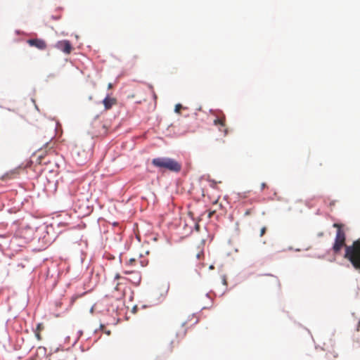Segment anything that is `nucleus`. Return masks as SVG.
I'll use <instances>...</instances> for the list:
<instances>
[{
	"label": "nucleus",
	"instance_id": "nucleus-1",
	"mask_svg": "<svg viewBox=\"0 0 360 360\" xmlns=\"http://www.w3.org/2000/svg\"><path fill=\"white\" fill-rule=\"evenodd\" d=\"M333 226L338 229L333 245L334 253L338 254L342 248L345 247V253L344 257L351 262L355 269L360 270V240L354 241L351 245H346V236L342 229V225L334 224Z\"/></svg>",
	"mask_w": 360,
	"mask_h": 360
},
{
	"label": "nucleus",
	"instance_id": "nucleus-2",
	"mask_svg": "<svg viewBox=\"0 0 360 360\" xmlns=\"http://www.w3.org/2000/svg\"><path fill=\"white\" fill-rule=\"evenodd\" d=\"M150 163L161 174L180 172V162L170 157H156L151 160Z\"/></svg>",
	"mask_w": 360,
	"mask_h": 360
},
{
	"label": "nucleus",
	"instance_id": "nucleus-3",
	"mask_svg": "<svg viewBox=\"0 0 360 360\" xmlns=\"http://www.w3.org/2000/svg\"><path fill=\"white\" fill-rule=\"evenodd\" d=\"M41 231L42 236H39V241L41 242L44 245L48 246L53 243L57 237L56 234V228L53 224H43L39 227H36V232Z\"/></svg>",
	"mask_w": 360,
	"mask_h": 360
},
{
	"label": "nucleus",
	"instance_id": "nucleus-4",
	"mask_svg": "<svg viewBox=\"0 0 360 360\" xmlns=\"http://www.w3.org/2000/svg\"><path fill=\"white\" fill-rule=\"evenodd\" d=\"M94 144H91L87 150L82 149L75 151L74 159L78 165H84L91 158Z\"/></svg>",
	"mask_w": 360,
	"mask_h": 360
},
{
	"label": "nucleus",
	"instance_id": "nucleus-5",
	"mask_svg": "<svg viewBox=\"0 0 360 360\" xmlns=\"http://www.w3.org/2000/svg\"><path fill=\"white\" fill-rule=\"evenodd\" d=\"M53 47L60 50L65 55H69L74 49L71 41L68 39L59 40L53 45Z\"/></svg>",
	"mask_w": 360,
	"mask_h": 360
},
{
	"label": "nucleus",
	"instance_id": "nucleus-6",
	"mask_svg": "<svg viewBox=\"0 0 360 360\" xmlns=\"http://www.w3.org/2000/svg\"><path fill=\"white\" fill-rule=\"evenodd\" d=\"M26 43L30 47H34L40 51H44L47 47L46 41L42 38L28 39Z\"/></svg>",
	"mask_w": 360,
	"mask_h": 360
},
{
	"label": "nucleus",
	"instance_id": "nucleus-7",
	"mask_svg": "<svg viewBox=\"0 0 360 360\" xmlns=\"http://www.w3.org/2000/svg\"><path fill=\"white\" fill-rule=\"evenodd\" d=\"M171 236L169 237H167V243L169 245H172L173 243H179L180 242V236H178L177 233L173 232V229H176V226L174 224H171L169 226Z\"/></svg>",
	"mask_w": 360,
	"mask_h": 360
},
{
	"label": "nucleus",
	"instance_id": "nucleus-8",
	"mask_svg": "<svg viewBox=\"0 0 360 360\" xmlns=\"http://www.w3.org/2000/svg\"><path fill=\"white\" fill-rule=\"evenodd\" d=\"M125 280H128L131 283H132L135 286H139L141 283V275L139 271H135L134 272H131L130 278H124Z\"/></svg>",
	"mask_w": 360,
	"mask_h": 360
},
{
	"label": "nucleus",
	"instance_id": "nucleus-9",
	"mask_svg": "<svg viewBox=\"0 0 360 360\" xmlns=\"http://www.w3.org/2000/svg\"><path fill=\"white\" fill-rule=\"evenodd\" d=\"M57 274V278H56L53 283V286L55 287L58 284V278L60 274H62V271H59L56 267H55V269L53 270V272L51 273V270L50 269H47L46 272V279H49V278H53L54 276V274Z\"/></svg>",
	"mask_w": 360,
	"mask_h": 360
},
{
	"label": "nucleus",
	"instance_id": "nucleus-10",
	"mask_svg": "<svg viewBox=\"0 0 360 360\" xmlns=\"http://www.w3.org/2000/svg\"><path fill=\"white\" fill-rule=\"evenodd\" d=\"M214 124L217 126H219V130L224 133V135L227 134V128L225 125V117L217 118L214 120Z\"/></svg>",
	"mask_w": 360,
	"mask_h": 360
},
{
	"label": "nucleus",
	"instance_id": "nucleus-11",
	"mask_svg": "<svg viewBox=\"0 0 360 360\" xmlns=\"http://www.w3.org/2000/svg\"><path fill=\"white\" fill-rule=\"evenodd\" d=\"M114 101V98L110 97L109 94H107L105 98L101 101V103L104 105L105 109H109L113 105Z\"/></svg>",
	"mask_w": 360,
	"mask_h": 360
},
{
	"label": "nucleus",
	"instance_id": "nucleus-12",
	"mask_svg": "<svg viewBox=\"0 0 360 360\" xmlns=\"http://www.w3.org/2000/svg\"><path fill=\"white\" fill-rule=\"evenodd\" d=\"M198 317L196 316H195L194 314H192L189 321H183V323H181V326H188V327L192 326L193 325H195L198 323Z\"/></svg>",
	"mask_w": 360,
	"mask_h": 360
},
{
	"label": "nucleus",
	"instance_id": "nucleus-13",
	"mask_svg": "<svg viewBox=\"0 0 360 360\" xmlns=\"http://www.w3.org/2000/svg\"><path fill=\"white\" fill-rule=\"evenodd\" d=\"M68 224L65 222H59L56 225H55L56 234L57 235V237H58V236L60 235L63 231L60 228L65 227Z\"/></svg>",
	"mask_w": 360,
	"mask_h": 360
},
{
	"label": "nucleus",
	"instance_id": "nucleus-14",
	"mask_svg": "<svg viewBox=\"0 0 360 360\" xmlns=\"http://www.w3.org/2000/svg\"><path fill=\"white\" fill-rule=\"evenodd\" d=\"M16 174L15 169H11L5 172L0 178L1 180H6L11 179L13 174Z\"/></svg>",
	"mask_w": 360,
	"mask_h": 360
},
{
	"label": "nucleus",
	"instance_id": "nucleus-15",
	"mask_svg": "<svg viewBox=\"0 0 360 360\" xmlns=\"http://www.w3.org/2000/svg\"><path fill=\"white\" fill-rule=\"evenodd\" d=\"M58 75V72H51L49 73L47 76H46V78L45 79V82L48 83L49 82L50 79H53L55 77H56Z\"/></svg>",
	"mask_w": 360,
	"mask_h": 360
},
{
	"label": "nucleus",
	"instance_id": "nucleus-16",
	"mask_svg": "<svg viewBox=\"0 0 360 360\" xmlns=\"http://www.w3.org/2000/svg\"><path fill=\"white\" fill-rule=\"evenodd\" d=\"M32 329L33 332L41 331L44 329V325L42 323H37L36 324V327L35 328L32 327Z\"/></svg>",
	"mask_w": 360,
	"mask_h": 360
},
{
	"label": "nucleus",
	"instance_id": "nucleus-17",
	"mask_svg": "<svg viewBox=\"0 0 360 360\" xmlns=\"http://www.w3.org/2000/svg\"><path fill=\"white\" fill-rule=\"evenodd\" d=\"M174 127L173 124H171L167 127V128L166 129V132H165V134L167 136H172V132L173 131Z\"/></svg>",
	"mask_w": 360,
	"mask_h": 360
},
{
	"label": "nucleus",
	"instance_id": "nucleus-18",
	"mask_svg": "<svg viewBox=\"0 0 360 360\" xmlns=\"http://www.w3.org/2000/svg\"><path fill=\"white\" fill-rule=\"evenodd\" d=\"M77 338L73 342L72 347H74L76 345V343L77 342L78 340L82 337V335H83V330H79L77 333Z\"/></svg>",
	"mask_w": 360,
	"mask_h": 360
},
{
	"label": "nucleus",
	"instance_id": "nucleus-19",
	"mask_svg": "<svg viewBox=\"0 0 360 360\" xmlns=\"http://www.w3.org/2000/svg\"><path fill=\"white\" fill-rule=\"evenodd\" d=\"M61 18H62V15L61 14L51 15V19L53 20H56V21H58V20H60Z\"/></svg>",
	"mask_w": 360,
	"mask_h": 360
},
{
	"label": "nucleus",
	"instance_id": "nucleus-20",
	"mask_svg": "<svg viewBox=\"0 0 360 360\" xmlns=\"http://www.w3.org/2000/svg\"><path fill=\"white\" fill-rule=\"evenodd\" d=\"M174 112L178 114V115H180V103H177L175 104L174 105Z\"/></svg>",
	"mask_w": 360,
	"mask_h": 360
},
{
	"label": "nucleus",
	"instance_id": "nucleus-21",
	"mask_svg": "<svg viewBox=\"0 0 360 360\" xmlns=\"http://www.w3.org/2000/svg\"><path fill=\"white\" fill-rule=\"evenodd\" d=\"M136 259L135 258H131L129 259V261L127 262V265L133 266L136 263Z\"/></svg>",
	"mask_w": 360,
	"mask_h": 360
},
{
	"label": "nucleus",
	"instance_id": "nucleus-22",
	"mask_svg": "<svg viewBox=\"0 0 360 360\" xmlns=\"http://www.w3.org/2000/svg\"><path fill=\"white\" fill-rule=\"evenodd\" d=\"M140 264L143 267L146 266L148 264V260H141Z\"/></svg>",
	"mask_w": 360,
	"mask_h": 360
},
{
	"label": "nucleus",
	"instance_id": "nucleus-23",
	"mask_svg": "<svg viewBox=\"0 0 360 360\" xmlns=\"http://www.w3.org/2000/svg\"><path fill=\"white\" fill-rule=\"evenodd\" d=\"M138 310H139V307L136 304H135L131 309V313L136 314V313H137Z\"/></svg>",
	"mask_w": 360,
	"mask_h": 360
},
{
	"label": "nucleus",
	"instance_id": "nucleus-24",
	"mask_svg": "<svg viewBox=\"0 0 360 360\" xmlns=\"http://www.w3.org/2000/svg\"><path fill=\"white\" fill-rule=\"evenodd\" d=\"M32 229V227L29 224H26L24 227H23V231H25V233H27V231L28 230H31Z\"/></svg>",
	"mask_w": 360,
	"mask_h": 360
},
{
	"label": "nucleus",
	"instance_id": "nucleus-25",
	"mask_svg": "<svg viewBox=\"0 0 360 360\" xmlns=\"http://www.w3.org/2000/svg\"><path fill=\"white\" fill-rule=\"evenodd\" d=\"M266 228L265 226L262 227L260 230V236H263L265 233H266Z\"/></svg>",
	"mask_w": 360,
	"mask_h": 360
},
{
	"label": "nucleus",
	"instance_id": "nucleus-26",
	"mask_svg": "<svg viewBox=\"0 0 360 360\" xmlns=\"http://www.w3.org/2000/svg\"><path fill=\"white\" fill-rule=\"evenodd\" d=\"M63 7L62 6H58L56 8L55 11L58 13H61L63 11Z\"/></svg>",
	"mask_w": 360,
	"mask_h": 360
},
{
	"label": "nucleus",
	"instance_id": "nucleus-27",
	"mask_svg": "<svg viewBox=\"0 0 360 360\" xmlns=\"http://www.w3.org/2000/svg\"><path fill=\"white\" fill-rule=\"evenodd\" d=\"M124 277H122L120 274H116L115 277H114V280H119L120 278H122L124 279Z\"/></svg>",
	"mask_w": 360,
	"mask_h": 360
},
{
	"label": "nucleus",
	"instance_id": "nucleus-28",
	"mask_svg": "<svg viewBox=\"0 0 360 360\" xmlns=\"http://www.w3.org/2000/svg\"><path fill=\"white\" fill-rule=\"evenodd\" d=\"M134 296V290H131V295H130V296L129 297V301H133Z\"/></svg>",
	"mask_w": 360,
	"mask_h": 360
},
{
	"label": "nucleus",
	"instance_id": "nucleus-29",
	"mask_svg": "<svg viewBox=\"0 0 360 360\" xmlns=\"http://www.w3.org/2000/svg\"><path fill=\"white\" fill-rule=\"evenodd\" d=\"M163 297H164V295L161 294L160 297L158 298V302L157 303H155V304H159V303L162 302V300H163Z\"/></svg>",
	"mask_w": 360,
	"mask_h": 360
},
{
	"label": "nucleus",
	"instance_id": "nucleus-30",
	"mask_svg": "<svg viewBox=\"0 0 360 360\" xmlns=\"http://www.w3.org/2000/svg\"><path fill=\"white\" fill-rule=\"evenodd\" d=\"M176 188L178 189L180 186V178L176 179Z\"/></svg>",
	"mask_w": 360,
	"mask_h": 360
},
{
	"label": "nucleus",
	"instance_id": "nucleus-31",
	"mask_svg": "<svg viewBox=\"0 0 360 360\" xmlns=\"http://www.w3.org/2000/svg\"><path fill=\"white\" fill-rule=\"evenodd\" d=\"M251 213H252V210H251V209H248V210H247L245 211V216H248V215L251 214Z\"/></svg>",
	"mask_w": 360,
	"mask_h": 360
},
{
	"label": "nucleus",
	"instance_id": "nucleus-32",
	"mask_svg": "<svg viewBox=\"0 0 360 360\" xmlns=\"http://www.w3.org/2000/svg\"><path fill=\"white\" fill-rule=\"evenodd\" d=\"M34 334H35V337L38 339V340H40L41 339V336L39 335V333H38V331H35L34 332Z\"/></svg>",
	"mask_w": 360,
	"mask_h": 360
},
{
	"label": "nucleus",
	"instance_id": "nucleus-33",
	"mask_svg": "<svg viewBox=\"0 0 360 360\" xmlns=\"http://www.w3.org/2000/svg\"><path fill=\"white\" fill-rule=\"evenodd\" d=\"M79 349H80L81 352H84L88 349H85L83 345H80Z\"/></svg>",
	"mask_w": 360,
	"mask_h": 360
},
{
	"label": "nucleus",
	"instance_id": "nucleus-34",
	"mask_svg": "<svg viewBox=\"0 0 360 360\" xmlns=\"http://www.w3.org/2000/svg\"><path fill=\"white\" fill-rule=\"evenodd\" d=\"M215 213V211H210L208 214V217L211 218L212 216Z\"/></svg>",
	"mask_w": 360,
	"mask_h": 360
},
{
	"label": "nucleus",
	"instance_id": "nucleus-35",
	"mask_svg": "<svg viewBox=\"0 0 360 360\" xmlns=\"http://www.w3.org/2000/svg\"><path fill=\"white\" fill-rule=\"evenodd\" d=\"M266 187H267V186H266V184L265 183H262V184H261V190H262V191L263 189H264L265 188H266Z\"/></svg>",
	"mask_w": 360,
	"mask_h": 360
},
{
	"label": "nucleus",
	"instance_id": "nucleus-36",
	"mask_svg": "<svg viewBox=\"0 0 360 360\" xmlns=\"http://www.w3.org/2000/svg\"><path fill=\"white\" fill-rule=\"evenodd\" d=\"M153 98L154 101H155L158 98V96L155 94V93L153 91Z\"/></svg>",
	"mask_w": 360,
	"mask_h": 360
},
{
	"label": "nucleus",
	"instance_id": "nucleus-37",
	"mask_svg": "<svg viewBox=\"0 0 360 360\" xmlns=\"http://www.w3.org/2000/svg\"><path fill=\"white\" fill-rule=\"evenodd\" d=\"M135 271H124V274H129L131 275V272H134Z\"/></svg>",
	"mask_w": 360,
	"mask_h": 360
},
{
	"label": "nucleus",
	"instance_id": "nucleus-38",
	"mask_svg": "<svg viewBox=\"0 0 360 360\" xmlns=\"http://www.w3.org/2000/svg\"><path fill=\"white\" fill-rule=\"evenodd\" d=\"M103 326V323H100L99 329L101 328ZM98 328H96L94 331V333H96L98 331Z\"/></svg>",
	"mask_w": 360,
	"mask_h": 360
},
{
	"label": "nucleus",
	"instance_id": "nucleus-39",
	"mask_svg": "<svg viewBox=\"0 0 360 360\" xmlns=\"http://www.w3.org/2000/svg\"><path fill=\"white\" fill-rule=\"evenodd\" d=\"M70 336H67L65 338V343H68V341L70 340Z\"/></svg>",
	"mask_w": 360,
	"mask_h": 360
},
{
	"label": "nucleus",
	"instance_id": "nucleus-40",
	"mask_svg": "<svg viewBox=\"0 0 360 360\" xmlns=\"http://www.w3.org/2000/svg\"><path fill=\"white\" fill-rule=\"evenodd\" d=\"M105 333L106 335H110L111 334V331H110V330H106L105 331Z\"/></svg>",
	"mask_w": 360,
	"mask_h": 360
},
{
	"label": "nucleus",
	"instance_id": "nucleus-41",
	"mask_svg": "<svg viewBox=\"0 0 360 360\" xmlns=\"http://www.w3.org/2000/svg\"><path fill=\"white\" fill-rule=\"evenodd\" d=\"M271 278H272L273 280H274V281H275L276 283H278V278H277L276 277H274V276H271Z\"/></svg>",
	"mask_w": 360,
	"mask_h": 360
},
{
	"label": "nucleus",
	"instance_id": "nucleus-42",
	"mask_svg": "<svg viewBox=\"0 0 360 360\" xmlns=\"http://www.w3.org/2000/svg\"><path fill=\"white\" fill-rule=\"evenodd\" d=\"M148 305H147V304H143V305L141 306V309H146V308H148Z\"/></svg>",
	"mask_w": 360,
	"mask_h": 360
},
{
	"label": "nucleus",
	"instance_id": "nucleus-43",
	"mask_svg": "<svg viewBox=\"0 0 360 360\" xmlns=\"http://www.w3.org/2000/svg\"><path fill=\"white\" fill-rule=\"evenodd\" d=\"M356 330H357V331H360V321L358 323L357 329Z\"/></svg>",
	"mask_w": 360,
	"mask_h": 360
},
{
	"label": "nucleus",
	"instance_id": "nucleus-44",
	"mask_svg": "<svg viewBox=\"0 0 360 360\" xmlns=\"http://www.w3.org/2000/svg\"><path fill=\"white\" fill-rule=\"evenodd\" d=\"M20 32V30H15V33L16 34H18Z\"/></svg>",
	"mask_w": 360,
	"mask_h": 360
},
{
	"label": "nucleus",
	"instance_id": "nucleus-45",
	"mask_svg": "<svg viewBox=\"0 0 360 360\" xmlns=\"http://www.w3.org/2000/svg\"><path fill=\"white\" fill-rule=\"evenodd\" d=\"M94 306H92V307H91L90 311H90V313H93V311H94Z\"/></svg>",
	"mask_w": 360,
	"mask_h": 360
},
{
	"label": "nucleus",
	"instance_id": "nucleus-46",
	"mask_svg": "<svg viewBox=\"0 0 360 360\" xmlns=\"http://www.w3.org/2000/svg\"><path fill=\"white\" fill-rule=\"evenodd\" d=\"M173 344H174V341H173V340H171V341H170V343H169V346H170L171 347H172Z\"/></svg>",
	"mask_w": 360,
	"mask_h": 360
},
{
	"label": "nucleus",
	"instance_id": "nucleus-47",
	"mask_svg": "<svg viewBox=\"0 0 360 360\" xmlns=\"http://www.w3.org/2000/svg\"><path fill=\"white\" fill-rule=\"evenodd\" d=\"M122 255V252H120V257H120V262H121V261H122V258H121Z\"/></svg>",
	"mask_w": 360,
	"mask_h": 360
},
{
	"label": "nucleus",
	"instance_id": "nucleus-48",
	"mask_svg": "<svg viewBox=\"0 0 360 360\" xmlns=\"http://www.w3.org/2000/svg\"><path fill=\"white\" fill-rule=\"evenodd\" d=\"M61 34H62L63 36H67V35H68V33H65V32H63Z\"/></svg>",
	"mask_w": 360,
	"mask_h": 360
},
{
	"label": "nucleus",
	"instance_id": "nucleus-49",
	"mask_svg": "<svg viewBox=\"0 0 360 360\" xmlns=\"http://www.w3.org/2000/svg\"><path fill=\"white\" fill-rule=\"evenodd\" d=\"M59 349H60V348H59V347H57V348L55 349L54 352H58L59 351Z\"/></svg>",
	"mask_w": 360,
	"mask_h": 360
},
{
	"label": "nucleus",
	"instance_id": "nucleus-50",
	"mask_svg": "<svg viewBox=\"0 0 360 360\" xmlns=\"http://www.w3.org/2000/svg\"><path fill=\"white\" fill-rule=\"evenodd\" d=\"M149 88L153 91V86L151 84L149 85Z\"/></svg>",
	"mask_w": 360,
	"mask_h": 360
},
{
	"label": "nucleus",
	"instance_id": "nucleus-51",
	"mask_svg": "<svg viewBox=\"0 0 360 360\" xmlns=\"http://www.w3.org/2000/svg\"><path fill=\"white\" fill-rule=\"evenodd\" d=\"M179 335V331L176 332V336L178 337Z\"/></svg>",
	"mask_w": 360,
	"mask_h": 360
},
{
	"label": "nucleus",
	"instance_id": "nucleus-52",
	"mask_svg": "<svg viewBox=\"0 0 360 360\" xmlns=\"http://www.w3.org/2000/svg\"><path fill=\"white\" fill-rule=\"evenodd\" d=\"M35 108H36L37 110H39L38 106H37L36 104H35Z\"/></svg>",
	"mask_w": 360,
	"mask_h": 360
},
{
	"label": "nucleus",
	"instance_id": "nucleus-53",
	"mask_svg": "<svg viewBox=\"0 0 360 360\" xmlns=\"http://www.w3.org/2000/svg\"><path fill=\"white\" fill-rule=\"evenodd\" d=\"M75 37L76 39L79 38V36L77 34H75Z\"/></svg>",
	"mask_w": 360,
	"mask_h": 360
},
{
	"label": "nucleus",
	"instance_id": "nucleus-54",
	"mask_svg": "<svg viewBox=\"0 0 360 360\" xmlns=\"http://www.w3.org/2000/svg\"><path fill=\"white\" fill-rule=\"evenodd\" d=\"M118 309H119V307H118V306H117L115 310V311H117V310H118Z\"/></svg>",
	"mask_w": 360,
	"mask_h": 360
},
{
	"label": "nucleus",
	"instance_id": "nucleus-55",
	"mask_svg": "<svg viewBox=\"0 0 360 360\" xmlns=\"http://www.w3.org/2000/svg\"><path fill=\"white\" fill-rule=\"evenodd\" d=\"M111 86V83H109L108 84V88H110Z\"/></svg>",
	"mask_w": 360,
	"mask_h": 360
},
{
	"label": "nucleus",
	"instance_id": "nucleus-56",
	"mask_svg": "<svg viewBox=\"0 0 360 360\" xmlns=\"http://www.w3.org/2000/svg\"><path fill=\"white\" fill-rule=\"evenodd\" d=\"M89 100H91V99H92V96H90L89 97Z\"/></svg>",
	"mask_w": 360,
	"mask_h": 360
},
{
	"label": "nucleus",
	"instance_id": "nucleus-57",
	"mask_svg": "<svg viewBox=\"0 0 360 360\" xmlns=\"http://www.w3.org/2000/svg\"><path fill=\"white\" fill-rule=\"evenodd\" d=\"M143 257V254H140L139 257Z\"/></svg>",
	"mask_w": 360,
	"mask_h": 360
},
{
	"label": "nucleus",
	"instance_id": "nucleus-58",
	"mask_svg": "<svg viewBox=\"0 0 360 360\" xmlns=\"http://www.w3.org/2000/svg\"><path fill=\"white\" fill-rule=\"evenodd\" d=\"M168 290H169V287L167 288V290H166V292L165 293H167Z\"/></svg>",
	"mask_w": 360,
	"mask_h": 360
},
{
	"label": "nucleus",
	"instance_id": "nucleus-59",
	"mask_svg": "<svg viewBox=\"0 0 360 360\" xmlns=\"http://www.w3.org/2000/svg\"><path fill=\"white\" fill-rule=\"evenodd\" d=\"M109 297V295H105V297Z\"/></svg>",
	"mask_w": 360,
	"mask_h": 360
},
{
	"label": "nucleus",
	"instance_id": "nucleus-60",
	"mask_svg": "<svg viewBox=\"0 0 360 360\" xmlns=\"http://www.w3.org/2000/svg\"><path fill=\"white\" fill-rule=\"evenodd\" d=\"M156 360H158V357H157Z\"/></svg>",
	"mask_w": 360,
	"mask_h": 360
}]
</instances>
